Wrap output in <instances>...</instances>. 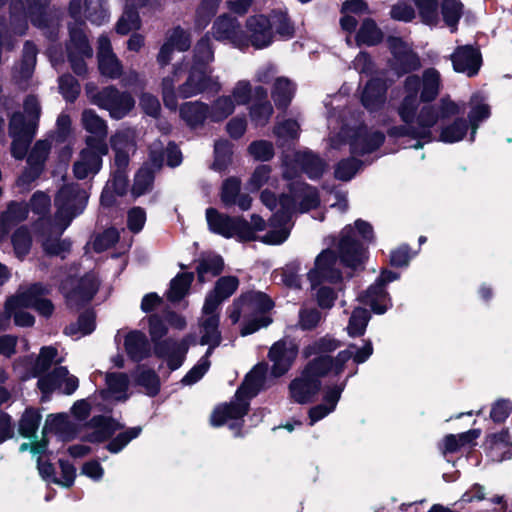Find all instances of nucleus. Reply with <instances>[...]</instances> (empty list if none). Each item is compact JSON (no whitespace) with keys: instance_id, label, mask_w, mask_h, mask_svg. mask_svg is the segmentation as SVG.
Returning <instances> with one entry per match:
<instances>
[{"instance_id":"obj_58","label":"nucleus","mask_w":512,"mask_h":512,"mask_svg":"<svg viewBox=\"0 0 512 512\" xmlns=\"http://www.w3.org/2000/svg\"><path fill=\"white\" fill-rule=\"evenodd\" d=\"M382 39V33L377 28L374 21L367 19L363 22L358 34L357 42L359 44L375 45Z\"/></svg>"},{"instance_id":"obj_45","label":"nucleus","mask_w":512,"mask_h":512,"mask_svg":"<svg viewBox=\"0 0 512 512\" xmlns=\"http://www.w3.org/2000/svg\"><path fill=\"white\" fill-rule=\"evenodd\" d=\"M91 425L94 430L87 436L91 442H102L111 437L119 428L117 423L104 417L94 418Z\"/></svg>"},{"instance_id":"obj_15","label":"nucleus","mask_w":512,"mask_h":512,"mask_svg":"<svg viewBox=\"0 0 512 512\" xmlns=\"http://www.w3.org/2000/svg\"><path fill=\"white\" fill-rule=\"evenodd\" d=\"M244 40L243 49L252 46L255 49H264L273 43V32L271 30L268 16L253 15L245 23V31L242 30Z\"/></svg>"},{"instance_id":"obj_32","label":"nucleus","mask_w":512,"mask_h":512,"mask_svg":"<svg viewBox=\"0 0 512 512\" xmlns=\"http://www.w3.org/2000/svg\"><path fill=\"white\" fill-rule=\"evenodd\" d=\"M28 216L25 203L10 202L7 209L0 215V242L6 239L10 229L24 221Z\"/></svg>"},{"instance_id":"obj_33","label":"nucleus","mask_w":512,"mask_h":512,"mask_svg":"<svg viewBox=\"0 0 512 512\" xmlns=\"http://www.w3.org/2000/svg\"><path fill=\"white\" fill-rule=\"evenodd\" d=\"M179 113L189 127L196 128L209 119V106L201 101H189L180 106Z\"/></svg>"},{"instance_id":"obj_48","label":"nucleus","mask_w":512,"mask_h":512,"mask_svg":"<svg viewBox=\"0 0 512 512\" xmlns=\"http://www.w3.org/2000/svg\"><path fill=\"white\" fill-rule=\"evenodd\" d=\"M468 125L464 119H456L441 128L439 140L445 143L461 141L467 134Z\"/></svg>"},{"instance_id":"obj_46","label":"nucleus","mask_w":512,"mask_h":512,"mask_svg":"<svg viewBox=\"0 0 512 512\" xmlns=\"http://www.w3.org/2000/svg\"><path fill=\"white\" fill-rule=\"evenodd\" d=\"M135 382L145 390L147 395L154 396L159 392V377L151 369H147L143 366L138 367L135 373Z\"/></svg>"},{"instance_id":"obj_56","label":"nucleus","mask_w":512,"mask_h":512,"mask_svg":"<svg viewBox=\"0 0 512 512\" xmlns=\"http://www.w3.org/2000/svg\"><path fill=\"white\" fill-rule=\"evenodd\" d=\"M441 10L446 25L454 32L462 16V4L458 0H443Z\"/></svg>"},{"instance_id":"obj_14","label":"nucleus","mask_w":512,"mask_h":512,"mask_svg":"<svg viewBox=\"0 0 512 512\" xmlns=\"http://www.w3.org/2000/svg\"><path fill=\"white\" fill-rule=\"evenodd\" d=\"M98 289V281L93 274H87L81 279L69 278L61 285V290L71 308L89 302Z\"/></svg>"},{"instance_id":"obj_64","label":"nucleus","mask_w":512,"mask_h":512,"mask_svg":"<svg viewBox=\"0 0 512 512\" xmlns=\"http://www.w3.org/2000/svg\"><path fill=\"white\" fill-rule=\"evenodd\" d=\"M40 420L41 416L38 414L37 411L33 409H27L20 420V433L27 438L34 436L38 429Z\"/></svg>"},{"instance_id":"obj_25","label":"nucleus","mask_w":512,"mask_h":512,"mask_svg":"<svg viewBox=\"0 0 512 512\" xmlns=\"http://www.w3.org/2000/svg\"><path fill=\"white\" fill-rule=\"evenodd\" d=\"M319 389L320 380L302 371L288 386L289 398L295 403L306 404L313 399Z\"/></svg>"},{"instance_id":"obj_62","label":"nucleus","mask_w":512,"mask_h":512,"mask_svg":"<svg viewBox=\"0 0 512 512\" xmlns=\"http://www.w3.org/2000/svg\"><path fill=\"white\" fill-rule=\"evenodd\" d=\"M275 182L276 180L271 176L270 167L267 165H260L254 170L248 182V187L251 191H256L264 185L274 186Z\"/></svg>"},{"instance_id":"obj_57","label":"nucleus","mask_w":512,"mask_h":512,"mask_svg":"<svg viewBox=\"0 0 512 512\" xmlns=\"http://www.w3.org/2000/svg\"><path fill=\"white\" fill-rule=\"evenodd\" d=\"M153 173L148 167H142L136 173L132 186V195L140 197L151 190L153 184Z\"/></svg>"},{"instance_id":"obj_12","label":"nucleus","mask_w":512,"mask_h":512,"mask_svg":"<svg viewBox=\"0 0 512 512\" xmlns=\"http://www.w3.org/2000/svg\"><path fill=\"white\" fill-rule=\"evenodd\" d=\"M86 91L92 103L109 111L112 118L121 119L134 107L135 102L131 95L121 93L114 87H106L99 92H94L92 84H88Z\"/></svg>"},{"instance_id":"obj_8","label":"nucleus","mask_w":512,"mask_h":512,"mask_svg":"<svg viewBox=\"0 0 512 512\" xmlns=\"http://www.w3.org/2000/svg\"><path fill=\"white\" fill-rule=\"evenodd\" d=\"M213 301L211 298L208 301H204L202 315L199 319L200 344L208 345V349L206 354L182 379L185 385H192L204 376L210 367L208 358L221 342L219 309L215 308L216 304Z\"/></svg>"},{"instance_id":"obj_26","label":"nucleus","mask_w":512,"mask_h":512,"mask_svg":"<svg viewBox=\"0 0 512 512\" xmlns=\"http://www.w3.org/2000/svg\"><path fill=\"white\" fill-rule=\"evenodd\" d=\"M57 349L52 346L43 347L33 364L29 360H21L15 363L14 368L23 379L37 376L50 368L53 362L56 361Z\"/></svg>"},{"instance_id":"obj_49","label":"nucleus","mask_w":512,"mask_h":512,"mask_svg":"<svg viewBox=\"0 0 512 512\" xmlns=\"http://www.w3.org/2000/svg\"><path fill=\"white\" fill-rule=\"evenodd\" d=\"M295 92V86L293 83L285 77H278L274 84L272 97L279 107H286Z\"/></svg>"},{"instance_id":"obj_61","label":"nucleus","mask_w":512,"mask_h":512,"mask_svg":"<svg viewBox=\"0 0 512 512\" xmlns=\"http://www.w3.org/2000/svg\"><path fill=\"white\" fill-rule=\"evenodd\" d=\"M142 431V428L132 427L124 432L119 433L107 445V450L111 453H119L126 447L133 439L137 438Z\"/></svg>"},{"instance_id":"obj_40","label":"nucleus","mask_w":512,"mask_h":512,"mask_svg":"<svg viewBox=\"0 0 512 512\" xmlns=\"http://www.w3.org/2000/svg\"><path fill=\"white\" fill-rule=\"evenodd\" d=\"M315 358L310 361L303 371L312 377L319 380L320 377L324 376L331 370L338 373L336 368L340 367V363L336 362V358L333 360L329 355H314Z\"/></svg>"},{"instance_id":"obj_17","label":"nucleus","mask_w":512,"mask_h":512,"mask_svg":"<svg viewBox=\"0 0 512 512\" xmlns=\"http://www.w3.org/2000/svg\"><path fill=\"white\" fill-rule=\"evenodd\" d=\"M298 355V345L284 338L272 345L268 358L272 362L271 375L275 378L286 374Z\"/></svg>"},{"instance_id":"obj_4","label":"nucleus","mask_w":512,"mask_h":512,"mask_svg":"<svg viewBox=\"0 0 512 512\" xmlns=\"http://www.w3.org/2000/svg\"><path fill=\"white\" fill-rule=\"evenodd\" d=\"M88 200L85 190L77 184L63 186L55 199L57 212L49 226L50 235L43 234L42 246L49 255H62L70 248V243L59 236L70 225L74 217L83 212Z\"/></svg>"},{"instance_id":"obj_19","label":"nucleus","mask_w":512,"mask_h":512,"mask_svg":"<svg viewBox=\"0 0 512 512\" xmlns=\"http://www.w3.org/2000/svg\"><path fill=\"white\" fill-rule=\"evenodd\" d=\"M399 275L384 271L375 284L371 285L362 296L361 301L369 305L376 314H383L391 306L390 298L384 289V285L398 279Z\"/></svg>"},{"instance_id":"obj_54","label":"nucleus","mask_w":512,"mask_h":512,"mask_svg":"<svg viewBox=\"0 0 512 512\" xmlns=\"http://www.w3.org/2000/svg\"><path fill=\"white\" fill-rule=\"evenodd\" d=\"M193 280V274L192 273H184L177 275L170 284V289L168 292V298L171 301H179L182 299Z\"/></svg>"},{"instance_id":"obj_31","label":"nucleus","mask_w":512,"mask_h":512,"mask_svg":"<svg viewBox=\"0 0 512 512\" xmlns=\"http://www.w3.org/2000/svg\"><path fill=\"white\" fill-rule=\"evenodd\" d=\"M386 84L380 79L370 80L362 93L363 106L371 112L381 109L386 100Z\"/></svg>"},{"instance_id":"obj_36","label":"nucleus","mask_w":512,"mask_h":512,"mask_svg":"<svg viewBox=\"0 0 512 512\" xmlns=\"http://www.w3.org/2000/svg\"><path fill=\"white\" fill-rule=\"evenodd\" d=\"M239 280L235 276H224L217 280L215 288L205 298L208 301L210 298L215 302V308L220 307L221 303L229 298L238 288Z\"/></svg>"},{"instance_id":"obj_7","label":"nucleus","mask_w":512,"mask_h":512,"mask_svg":"<svg viewBox=\"0 0 512 512\" xmlns=\"http://www.w3.org/2000/svg\"><path fill=\"white\" fill-rule=\"evenodd\" d=\"M271 308L272 302L264 293L252 291L235 300L227 312L233 324L244 319L240 333L247 336L271 323V318L265 314Z\"/></svg>"},{"instance_id":"obj_3","label":"nucleus","mask_w":512,"mask_h":512,"mask_svg":"<svg viewBox=\"0 0 512 512\" xmlns=\"http://www.w3.org/2000/svg\"><path fill=\"white\" fill-rule=\"evenodd\" d=\"M261 201L270 210H275L270 219L271 230L260 238L269 245H279L288 238L290 221L295 213L306 212L320 202L316 189L302 182L292 183L290 195H282L279 200L266 189L261 193Z\"/></svg>"},{"instance_id":"obj_10","label":"nucleus","mask_w":512,"mask_h":512,"mask_svg":"<svg viewBox=\"0 0 512 512\" xmlns=\"http://www.w3.org/2000/svg\"><path fill=\"white\" fill-rule=\"evenodd\" d=\"M209 229L226 238L235 237L240 241L255 240V232L265 228V221L258 215L251 216V225L240 217H229L213 208L206 210Z\"/></svg>"},{"instance_id":"obj_2","label":"nucleus","mask_w":512,"mask_h":512,"mask_svg":"<svg viewBox=\"0 0 512 512\" xmlns=\"http://www.w3.org/2000/svg\"><path fill=\"white\" fill-rule=\"evenodd\" d=\"M373 238L372 226L363 220H357L355 227L351 225L343 228L337 243L340 260L331 250H325L315 260V267L308 273L311 286L315 288L320 283L337 282L341 279L338 269L340 263L348 267H357L363 260V241Z\"/></svg>"},{"instance_id":"obj_59","label":"nucleus","mask_w":512,"mask_h":512,"mask_svg":"<svg viewBox=\"0 0 512 512\" xmlns=\"http://www.w3.org/2000/svg\"><path fill=\"white\" fill-rule=\"evenodd\" d=\"M223 259L219 256H212L202 259L197 266L198 279L200 282L206 281V275L216 276L223 269Z\"/></svg>"},{"instance_id":"obj_50","label":"nucleus","mask_w":512,"mask_h":512,"mask_svg":"<svg viewBox=\"0 0 512 512\" xmlns=\"http://www.w3.org/2000/svg\"><path fill=\"white\" fill-rule=\"evenodd\" d=\"M338 347L339 342L336 339L325 336L304 347L302 354L305 358L312 357L313 355H328Z\"/></svg>"},{"instance_id":"obj_38","label":"nucleus","mask_w":512,"mask_h":512,"mask_svg":"<svg viewBox=\"0 0 512 512\" xmlns=\"http://www.w3.org/2000/svg\"><path fill=\"white\" fill-rule=\"evenodd\" d=\"M470 106L468 118L471 129L470 141H473L480 123L489 117L490 109L488 105L484 103L483 98L478 94L472 96Z\"/></svg>"},{"instance_id":"obj_53","label":"nucleus","mask_w":512,"mask_h":512,"mask_svg":"<svg viewBox=\"0 0 512 512\" xmlns=\"http://www.w3.org/2000/svg\"><path fill=\"white\" fill-rule=\"evenodd\" d=\"M165 41L168 42L178 52H185L191 46V36L188 31L180 26L167 31Z\"/></svg>"},{"instance_id":"obj_60","label":"nucleus","mask_w":512,"mask_h":512,"mask_svg":"<svg viewBox=\"0 0 512 512\" xmlns=\"http://www.w3.org/2000/svg\"><path fill=\"white\" fill-rule=\"evenodd\" d=\"M423 23L434 26L438 23L437 0H412Z\"/></svg>"},{"instance_id":"obj_47","label":"nucleus","mask_w":512,"mask_h":512,"mask_svg":"<svg viewBox=\"0 0 512 512\" xmlns=\"http://www.w3.org/2000/svg\"><path fill=\"white\" fill-rule=\"evenodd\" d=\"M479 429H472L467 432L454 435L449 434L443 439V452H456L460 447L465 446L480 436Z\"/></svg>"},{"instance_id":"obj_5","label":"nucleus","mask_w":512,"mask_h":512,"mask_svg":"<svg viewBox=\"0 0 512 512\" xmlns=\"http://www.w3.org/2000/svg\"><path fill=\"white\" fill-rule=\"evenodd\" d=\"M184 71V64L176 63L173 65L172 75L162 79V98L168 109L173 111L177 109L178 97L190 98L203 92L218 93L222 90L219 76H214L212 69L207 66H191L187 79L176 89L175 84Z\"/></svg>"},{"instance_id":"obj_18","label":"nucleus","mask_w":512,"mask_h":512,"mask_svg":"<svg viewBox=\"0 0 512 512\" xmlns=\"http://www.w3.org/2000/svg\"><path fill=\"white\" fill-rule=\"evenodd\" d=\"M115 154V167L127 168L130 156L136 151L137 131L134 128H122L116 131L110 139Z\"/></svg>"},{"instance_id":"obj_13","label":"nucleus","mask_w":512,"mask_h":512,"mask_svg":"<svg viewBox=\"0 0 512 512\" xmlns=\"http://www.w3.org/2000/svg\"><path fill=\"white\" fill-rule=\"evenodd\" d=\"M108 153L106 143L95 144L92 138H86V148L79 153L73 165V172L77 179H85L97 174L102 166V156Z\"/></svg>"},{"instance_id":"obj_27","label":"nucleus","mask_w":512,"mask_h":512,"mask_svg":"<svg viewBox=\"0 0 512 512\" xmlns=\"http://www.w3.org/2000/svg\"><path fill=\"white\" fill-rule=\"evenodd\" d=\"M453 68L456 72L471 77L477 74L481 65V55L470 45L460 46L451 55Z\"/></svg>"},{"instance_id":"obj_43","label":"nucleus","mask_w":512,"mask_h":512,"mask_svg":"<svg viewBox=\"0 0 512 512\" xmlns=\"http://www.w3.org/2000/svg\"><path fill=\"white\" fill-rule=\"evenodd\" d=\"M107 394L115 400H126L129 385L128 376L124 373H109L106 375Z\"/></svg>"},{"instance_id":"obj_1","label":"nucleus","mask_w":512,"mask_h":512,"mask_svg":"<svg viewBox=\"0 0 512 512\" xmlns=\"http://www.w3.org/2000/svg\"><path fill=\"white\" fill-rule=\"evenodd\" d=\"M440 88V73L433 68L425 70L422 78L417 75H410L404 80L403 99L397 111L403 122L407 124L416 123V126L411 128V134L416 142L410 147L418 149L424 143L430 142L433 139L431 129L438 120L460 112L457 103L448 97H443L437 106H423L417 114L420 102H432L438 96Z\"/></svg>"},{"instance_id":"obj_41","label":"nucleus","mask_w":512,"mask_h":512,"mask_svg":"<svg viewBox=\"0 0 512 512\" xmlns=\"http://www.w3.org/2000/svg\"><path fill=\"white\" fill-rule=\"evenodd\" d=\"M214 61V49L209 34H205L194 46L191 66H209Z\"/></svg>"},{"instance_id":"obj_52","label":"nucleus","mask_w":512,"mask_h":512,"mask_svg":"<svg viewBox=\"0 0 512 512\" xmlns=\"http://www.w3.org/2000/svg\"><path fill=\"white\" fill-rule=\"evenodd\" d=\"M370 320L369 312L363 308H355L350 316L347 333L351 337L361 336L364 334L368 322Z\"/></svg>"},{"instance_id":"obj_30","label":"nucleus","mask_w":512,"mask_h":512,"mask_svg":"<svg viewBox=\"0 0 512 512\" xmlns=\"http://www.w3.org/2000/svg\"><path fill=\"white\" fill-rule=\"evenodd\" d=\"M123 345L129 358L136 362L144 360L151 353V347L146 335L138 330L126 333Z\"/></svg>"},{"instance_id":"obj_24","label":"nucleus","mask_w":512,"mask_h":512,"mask_svg":"<svg viewBox=\"0 0 512 512\" xmlns=\"http://www.w3.org/2000/svg\"><path fill=\"white\" fill-rule=\"evenodd\" d=\"M212 35L215 40L228 42L235 48L243 50L245 43L242 38V30L239 22L227 14L216 18L212 26Z\"/></svg>"},{"instance_id":"obj_6","label":"nucleus","mask_w":512,"mask_h":512,"mask_svg":"<svg viewBox=\"0 0 512 512\" xmlns=\"http://www.w3.org/2000/svg\"><path fill=\"white\" fill-rule=\"evenodd\" d=\"M267 386V365L258 364L246 376L235 398L229 404L219 405L213 410L210 418L211 425L220 427L227 424L231 429L238 428L241 419L248 411L249 398Z\"/></svg>"},{"instance_id":"obj_55","label":"nucleus","mask_w":512,"mask_h":512,"mask_svg":"<svg viewBox=\"0 0 512 512\" xmlns=\"http://www.w3.org/2000/svg\"><path fill=\"white\" fill-rule=\"evenodd\" d=\"M222 0H202L196 11L195 24L197 28L204 29L217 12Z\"/></svg>"},{"instance_id":"obj_22","label":"nucleus","mask_w":512,"mask_h":512,"mask_svg":"<svg viewBox=\"0 0 512 512\" xmlns=\"http://www.w3.org/2000/svg\"><path fill=\"white\" fill-rule=\"evenodd\" d=\"M50 148L51 143L47 140H40L35 143L34 147L28 155V168L18 178V186L25 188L36 178H38L43 170V166L48 157Z\"/></svg>"},{"instance_id":"obj_21","label":"nucleus","mask_w":512,"mask_h":512,"mask_svg":"<svg viewBox=\"0 0 512 512\" xmlns=\"http://www.w3.org/2000/svg\"><path fill=\"white\" fill-rule=\"evenodd\" d=\"M35 132V124L25 125L24 116L14 113L10 120L9 133L13 138L11 151L15 158L22 159L27 151L28 143Z\"/></svg>"},{"instance_id":"obj_42","label":"nucleus","mask_w":512,"mask_h":512,"mask_svg":"<svg viewBox=\"0 0 512 512\" xmlns=\"http://www.w3.org/2000/svg\"><path fill=\"white\" fill-rule=\"evenodd\" d=\"M235 108L236 105L231 96H219L209 106V119L213 122L223 121L233 114Z\"/></svg>"},{"instance_id":"obj_34","label":"nucleus","mask_w":512,"mask_h":512,"mask_svg":"<svg viewBox=\"0 0 512 512\" xmlns=\"http://www.w3.org/2000/svg\"><path fill=\"white\" fill-rule=\"evenodd\" d=\"M186 350V343L180 345L171 339L156 346L157 355L166 359L171 370H176L182 365Z\"/></svg>"},{"instance_id":"obj_28","label":"nucleus","mask_w":512,"mask_h":512,"mask_svg":"<svg viewBox=\"0 0 512 512\" xmlns=\"http://www.w3.org/2000/svg\"><path fill=\"white\" fill-rule=\"evenodd\" d=\"M98 63L102 75L109 78H118L122 73V65L112 52L110 40L106 36L98 39Z\"/></svg>"},{"instance_id":"obj_20","label":"nucleus","mask_w":512,"mask_h":512,"mask_svg":"<svg viewBox=\"0 0 512 512\" xmlns=\"http://www.w3.org/2000/svg\"><path fill=\"white\" fill-rule=\"evenodd\" d=\"M388 45L393 56L391 59V67L397 75L400 76L420 67V62L416 54L413 53L410 47L400 38L390 37L388 39Z\"/></svg>"},{"instance_id":"obj_63","label":"nucleus","mask_w":512,"mask_h":512,"mask_svg":"<svg viewBox=\"0 0 512 512\" xmlns=\"http://www.w3.org/2000/svg\"><path fill=\"white\" fill-rule=\"evenodd\" d=\"M215 160L213 169L217 171L224 170L231 161V144L227 140H220L215 143Z\"/></svg>"},{"instance_id":"obj_9","label":"nucleus","mask_w":512,"mask_h":512,"mask_svg":"<svg viewBox=\"0 0 512 512\" xmlns=\"http://www.w3.org/2000/svg\"><path fill=\"white\" fill-rule=\"evenodd\" d=\"M382 132L368 129L358 119L346 120L337 134L329 137V147L339 150L345 144H349L353 155H364L378 149L384 142Z\"/></svg>"},{"instance_id":"obj_39","label":"nucleus","mask_w":512,"mask_h":512,"mask_svg":"<svg viewBox=\"0 0 512 512\" xmlns=\"http://www.w3.org/2000/svg\"><path fill=\"white\" fill-rule=\"evenodd\" d=\"M373 353V346L371 341H365L364 344L357 348L354 345L349 346L348 349L343 350L338 353L336 357V362L340 363V367H337V372H340L343 368V365L349 360L353 359L356 363L365 362Z\"/></svg>"},{"instance_id":"obj_44","label":"nucleus","mask_w":512,"mask_h":512,"mask_svg":"<svg viewBox=\"0 0 512 512\" xmlns=\"http://www.w3.org/2000/svg\"><path fill=\"white\" fill-rule=\"evenodd\" d=\"M95 329V315L92 311H86L78 318L76 323H72L65 329V334L79 339Z\"/></svg>"},{"instance_id":"obj_35","label":"nucleus","mask_w":512,"mask_h":512,"mask_svg":"<svg viewBox=\"0 0 512 512\" xmlns=\"http://www.w3.org/2000/svg\"><path fill=\"white\" fill-rule=\"evenodd\" d=\"M81 122L84 129L91 134L87 138H92L95 144L106 143L107 124L93 110H84Z\"/></svg>"},{"instance_id":"obj_11","label":"nucleus","mask_w":512,"mask_h":512,"mask_svg":"<svg viewBox=\"0 0 512 512\" xmlns=\"http://www.w3.org/2000/svg\"><path fill=\"white\" fill-rule=\"evenodd\" d=\"M48 286L41 283L21 285L15 295L10 297L4 310L0 312V330H5L13 317V306L18 302L20 305L33 306L34 309L44 317H50L54 311V305L45 296L49 293Z\"/></svg>"},{"instance_id":"obj_37","label":"nucleus","mask_w":512,"mask_h":512,"mask_svg":"<svg viewBox=\"0 0 512 512\" xmlns=\"http://www.w3.org/2000/svg\"><path fill=\"white\" fill-rule=\"evenodd\" d=\"M295 162L311 179L320 177L327 167L322 159L308 151L297 152Z\"/></svg>"},{"instance_id":"obj_23","label":"nucleus","mask_w":512,"mask_h":512,"mask_svg":"<svg viewBox=\"0 0 512 512\" xmlns=\"http://www.w3.org/2000/svg\"><path fill=\"white\" fill-rule=\"evenodd\" d=\"M38 387L46 395L57 389L69 395L78 388V379L70 375L66 367L61 366L41 377L38 380Z\"/></svg>"},{"instance_id":"obj_51","label":"nucleus","mask_w":512,"mask_h":512,"mask_svg":"<svg viewBox=\"0 0 512 512\" xmlns=\"http://www.w3.org/2000/svg\"><path fill=\"white\" fill-rule=\"evenodd\" d=\"M272 32L282 39H289L294 35V27L284 12H273L268 16Z\"/></svg>"},{"instance_id":"obj_16","label":"nucleus","mask_w":512,"mask_h":512,"mask_svg":"<svg viewBox=\"0 0 512 512\" xmlns=\"http://www.w3.org/2000/svg\"><path fill=\"white\" fill-rule=\"evenodd\" d=\"M82 23L70 26V40L67 45L68 59L73 71L78 75L86 72L85 59L92 57V48L90 47L82 29Z\"/></svg>"},{"instance_id":"obj_29","label":"nucleus","mask_w":512,"mask_h":512,"mask_svg":"<svg viewBox=\"0 0 512 512\" xmlns=\"http://www.w3.org/2000/svg\"><path fill=\"white\" fill-rule=\"evenodd\" d=\"M485 446L488 457L494 462H502L512 456V443L507 430L487 436Z\"/></svg>"}]
</instances>
